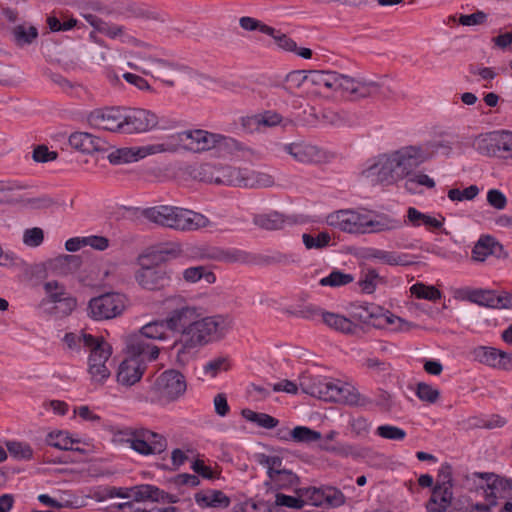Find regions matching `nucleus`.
<instances>
[{"label":"nucleus","instance_id":"603ef678","mask_svg":"<svg viewBox=\"0 0 512 512\" xmlns=\"http://www.w3.org/2000/svg\"><path fill=\"white\" fill-rule=\"evenodd\" d=\"M74 440L71 439L68 433L63 431L50 432L46 437L47 445L60 449V450H74Z\"/></svg>","mask_w":512,"mask_h":512},{"label":"nucleus","instance_id":"ddd939ff","mask_svg":"<svg viewBox=\"0 0 512 512\" xmlns=\"http://www.w3.org/2000/svg\"><path fill=\"white\" fill-rule=\"evenodd\" d=\"M380 85L374 81L355 79L347 75L335 72L333 91H340L352 99L369 97L378 93Z\"/></svg>","mask_w":512,"mask_h":512},{"label":"nucleus","instance_id":"f03ea898","mask_svg":"<svg viewBox=\"0 0 512 512\" xmlns=\"http://www.w3.org/2000/svg\"><path fill=\"white\" fill-rule=\"evenodd\" d=\"M126 349L129 357L120 363L116 379L120 385L131 387L141 380L146 363L156 360L160 350L158 347H149L142 338H128Z\"/></svg>","mask_w":512,"mask_h":512},{"label":"nucleus","instance_id":"7c9ffc66","mask_svg":"<svg viewBox=\"0 0 512 512\" xmlns=\"http://www.w3.org/2000/svg\"><path fill=\"white\" fill-rule=\"evenodd\" d=\"M166 323H164V319L152 321L146 325H144L138 335H132L129 338H142L143 342L147 344L149 347H156L152 345L148 339L153 340H164L167 337L166 333Z\"/></svg>","mask_w":512,"mask_h":512},{"label":"nucleus","instance_id":"338daca9","mask_svg":"<svg viewBox=\"0 0 512 512\" xmlns=\"http://www.w3.org/2000/svg\"><path fill=\"white\" fill-rule=\"evenodd\" d=\"M380 281V277L376 270L368 269L363 273L362 277L359 280V285L363 292L372 293L374 292L378 282Z\"/></svg>","mask_w":512,"mask_h":512},{"label":"nucleus","instance_id":"09e8293b","mask_svg":"<svg viewBox=\"0 0 512 512\" xmlns=\"http://www.w3.org/2000/svg\"><path fill=\"white\" fill-rule=\"evenodd\" d=\"M353 281L354 277L352 274L335 269L328 276L321 278L319 284L324 287L329 286L335 288L348 285Z\"/></svg>","mask_w":512,"mask_h":512},{"label":"nucleus","instance_id":"9d476101","mask_svg":"<svg viewBox=\"0 0 512 512\" xmlns=\"http://www.w3.org/2000/svg\"><path fill=\"white\" fill-rule=\"evenodd\" d=\"M312 396L325 401H342L349 405L360 404V394L349 386H342L332 381H319L311 388V391H306Z\"/></svg>","mask_w":512,"mask_h":512},{"label":"nucleus","instance_id":"de8ad7c7","mask_svg":"<svg viewBox=\"0 0 512 512\" xmlns=\"http://www.w3.org/2000/svg\"><path fill=\"white\" fill-rule=\"evenodd\" d=\"M43 289L46 295L45 300L48 303L56 304L63 296H67L69 292H67L64 284L51 280L47 281L43 284Z\"/></svg>","mask_w":512,"mask_h":512},{"label":"nucleus","instance_id":"3c124183","mask_svg":"<svg viewBox=\"0 0 512 512\" xmlns=\"http://www.w3.org/2000/svg\"><path fill=\"white\" fill-rule=\"evenodd\" d=\"M14 41L18 46L31 44L38 37V30L34 26L26 28L24 25H17L12 31Z\"/></svg>","mask_w":512,"mask_h":512},{"label":"nucleus","instance_id":"f3484780","mask_svg":"<svg viewBox=\"0 0 512 512\" xmlns=\"http://www.w3.org/2000/svg\"><path fill=\"white\" fill-rule=\"evenodd\" d=\"M124 118L123 134L148 132L156 128L159 122L154 112L142 108L124 109Z\"/></svg>","mask_w":512,"mask_h":512},{"label":"nucleus","instance_id":"20e7f679","mask_svg":"<svg viewBox=\"0 0 512 512\" xmlns=\"http://www.w3.org/2000/svg\"><path fill=\"white\" fill-rule=\"evenodd\" d=\"M504 484H509L508 479L500 478L493 473L466 474L463 478L462 486L467 490H484L486 503H476L472 508L478 512H490L491 508L497 504V493L504 488Z\"/></svg>","mask_w":512,"mask_h":512},{"label":"nucleus","instance_id":"4468645a","mask_svg":"<svg viewBox=\"0 0 512 512\" xmlns=\"http://www.w3.org/2000/svg\"><path fill=\"white\" fill-rule=\"evenodd\" d=\"M88 372L93 381L104 382L110 376V370L106 366L112 354L111 345L101 337L98 342L89 349Z\"/></svg>","mask_w":512,"mask_h":512},{"label":"nucleus","instance_id":"e433bc0d","mask_svg":"<svg viewBox=\"0 0 512 512\" xmlns=\"http://www.w3.org/2000/svg\"><path fill=\"white\" fill-rule=\"evenodd\" d=\"M496 247L502 248V245L494 237L483 235L474 245L471 257L474 261L483 262L489 255L495 252Z\"/></svg>","mask_w":512,"mask_h":512},{"label":"nucleus","instance_id":"4be33fe9","mask_svg":"<svg viewBox=\"0 0 512 512\" xmlns=\"http://www.w3.org/2000/svg\"><path fill=\"white\" fill-rule=\"evenodd\" d=\"M173 217L172 229L181 231L198 230L210 224L203 214L179 207H176Z\"/></svg>","mask_w":512,"mask_h":512},{"label":"nucleus","instance_id":"72a5a7b5","mask_svg":"<svg viewBox=\"0 0 512 512\" xmlns=\"http://www.w3.org/2000/svg\"><path fill=\"white\" fill-rule=\"evenodd\" d=\"M369 257L391 266H409L415 263L408 254H399L381 249H371Z\"/></svg>","mask_w":512,"mask_h":512},{"label":"nucleus","instance_id":"a878e982","mask_svg":"<svg viewBox=\"0 0 512 512\" xmlns=\"http://www.w3.org/2000/svg\"><path fill=\"white\" fill-rule=\"evenodd\" d=\"M253 222L256 226L266 230H280L294 223L290 217H286L276 211L255 215Z\"/></svg>","mask_w":512,"mask_h":512},{"label":"nucleus","instance_id":"423d86ee","mask_svg":"<svg viewBox=\"0 0 512 512\" xmlns=\"http://www.w3.org/2000/svg\"><path fill=\"white\" fill-rule=\"evenodd\" d=\"M127 298L118 292H108L90 299L88 316L94 320H109L120 316L126 308Z\"/></svg>","mask_w":512,"mask_h":512},{"label":"nucleus","instance_id":"0e129e2a","mask_svg":"<svg viewBox=\"0 0 512 512\" xmlns=\"http://www.w3.org/2000/svg\"><path fill=\"white\" fill-rule=\"evenodd\" d=\"M479 194V188L477 185H470L464 190L457 188L450 189L448 191V198L451 201H463L473 200Z\"/></svg>","mask_w":512,"mask_h":512},{"label":"nucleus","instance_id":"5701e85b","mask_svg":"<svg viewBox=\"0 0 512 512\" xmlns=\"http://www.w3.org/2000/svg\"><path fill=\"white\" fill-rule=\"evenodd\" d=\"M365 215L352 210H341L330 216V224L348 233H364Z\"/></svg>","mask_w":512,"mask_h":512},{"label":"nucleus","instance_id":"a19ab883","mask_svg":"<svg viewBox=\"0 0 512 512\" xmlns=\"http://www.w3.org/2000/svg\"><path fill=\"white\" fill-rule=\"evenodd\" d=\"M322 322L328 327L346 334L353 333L356 328V325L345 316L327 311L323 315Z\"/></svg>","mask_w":512,"mask_h":512},{"label":"nucleus","instance_id":"6ab92c4d","mask_svg":"<svg viewBox=\"0 0 512 512\" xmlns=\"http://www.w3.org/2000/svg\"><path fill=\"white\" fill-rule=\"evenodd\" d=\"M391 157L401 179L408 176L426 160L422 149L416 146L403 147L392 153Z\"/></svg>","mask_w":512,"mask_h":512},{"label":"nucleus","instance_id":"e2e57ef3","mask_svg":"<svg viewBox=\"0 0 512 512\" xmlns=\"http://www.w3.org/2000/svg\"><path fill=\"white\" fill-rule=\"evenodd\" d=\"M376 434L384 439L402 441L406 437V431L393 425H381L377 428Z\"/></svg>","mask_w":512,"mask_h":512},{"label":"nucleus","instance_id":"bf43d9fd","mask_svg":"<svg viewBox=\"0 0 512 512\" xmlns=\"http://www.w3.org/2000/svg\"><path fill=\"white\" fill-rule=\"evenodd\" d=\"M302 240L307 249H321L329 245L331 237L327 232H320L316 236L304 233Z\"/></svg>","mask_w":512,"mask_h":512},{"label":"nucleus","instance_id":"c03bdc74","mask_svg":"<svg viewBox=\"0 0 512 512\" xmlns=\"http://www.w3.org/2000/svg\"><path fill=\"white\" fill-rule=\"evenodd\" d=\"M142 157H144V154H142L140 149L119 148L108 155V160L113 165H120L137 161Z\"/></svg>","mask_w":512,"mask_h":512},{"label":"nucleus","instance_id":"f257e3e1","mask_svg":"<svg viewBox=\"0 0 512 512\" xmlns=\"http://www.w3.org/2000/svg\"><path fill=\"white\" fill-rule=\"evenodd\" d=\"M229 329L228 321L221 315L196 318L188 330L174 343L177 361L186 362L199 346L222 339Z\"/></svg>","mask_w":512,"mask_h":512},{"label":"nucleus","instance_id":"5fc2aeb1","mask_svg":"<svg viewBox=\"0 0 512 512\" xmlns=\"http://www.w3.org/2000/svg\"><path fill=\"white\" fill-rule=\"evenodd\" d=\"M410 292L418 299L436 301L441 298V292L434 286H427L423 283H415L411 286Z\"/></svg>","mask_w":512,"mask_h":512},{"label":"nucleus","instance_id":"6e6552de","mask_svg":"<svg viewBox=\"0 0 512 512\" xmlns=\"http://www.w3.org/2000/svg\"><path fill=\"white\" fill-rule=\"evenodd\" d=\"M187 389L186 380L182 373L170 369L161 373L153 386V391L160 401L172 402L181 397Z\"/></svg>","mask_w":512,"mask_h":512},{"label":"nucleus","instance_id":"4d7b16f0","mask_svg":"<svg viewBox=\"0 0 512 512\" xmlns=\"http://www.w3.org/2000/svg\"><path fill=\"white\" fill-rule=\"evenodd\" d=\"M324 117L335 126H351L356 123V116L348 111H330L327 112Z\"/></svg>","mask_w":512,"mask_h":512},{"label":"nucleus","instance_id":"69168bd1","mask_svg":"<svg viewBox=\"0 0 512 512\" xmlns=\"http://www.w3.org/2000/svg\"><path fill=\"white\" fill-rule=\"evenodd\" d=\"M349 427L355 437L366 438L371 429V424L364 417H356L350 420Z\"/></svg>","mask_w":512,"mask_h":512},{"label":"nucleus","instance_id":"4c0bfd02","mask_svg":"<svg viewBox=\"0 0 512 512\" xmlns=\"http://www.w3.org/2000/svg\"><path fill=\"white\" fill-rule=\"evenodd\" d=\"M195 501L200 507L226 508L230 499L220 490H212L207 493H197Z\"/></svg>","mask_w":512,"mask_h":512},{"label":"nucleus","instance_id":"f704fd0d","mask_svg":"<svg viewBox=\"0 0 512 512\" xmlns=\"http://www.w3.org/2000/svg\"><path fill=\"white\" fill-rule=\"evenodd\" d=\"M100 338L101 337H95L83 331L79 334L69 332L65 334L63 342L67 345L69 350L75 353H79L82 347L87 350L92 348Z\"/></svg>","mask_w":512,"mask_h":512},{"label":"nucleus","instance_id":"774afa93","mask_svg":"<svg viewBox=\"0 0 512 512\" xmlns=\"http://www.w3.org/2000/svg\"><path fill=\"white\" fill-rule=\"evenodd\" d=\"M44 241V232L39 227L26 229L23 233V243L28 247H38Z\"/></svg>","mask_w":512,"mask_h":512},{"label":"nucleus","instance_id":"7ed1b4c3","mask_svg":"<svg viewBox=\"0 0 512 512\" xmlns=\"http://www.w3.org/2000/svg\"><path fill=\"white\" fill-rule=\"evenodd\" d=\"M165 313L164 323L168 330L180 332L183 335L184 330L193 325L196 318L203 315L200 308L191 305L182 296H172L163 301Z\"/></svg>","mask_w":512,"mask_h":512},{"label":"nucleus","instance_id":"cd10ccee","mask_svg":"<svg viewBox=\"0 0 512 512\" xmlns=\"http://www.w3.org/2000/svg\"><path fill=\"white\" fill-rule=\"evenodd\" d=\"M282 149L301 163L313 162L318 157V150L315 146L302 142L285 144Z\"/></svg>","mask_w":512,"mask_h":512},{"label":"nucleus","instance_id":"412c9836","mask_svg":"<svg viewBox=\"0 0 512 512\" xmlns=\"http://www.w3.org/2000/svg\"><path fill=\"white\" fill-rule=\"evenodd\" d=\"M306 496L314 506L338 507L345 502V496L341 490L332 486L309 487L306 489Z\"/></svg>","mask_w":512,"mask_h":512},{"label":"nucleus","instance_id":"2f4dec72","mask_svg":"<svg viewBox=\"0 0 512 512\" xmlns=\"http://www.w3.org/2000/svg\"><path fill=\"white\" fill-rule=\"evenodd\" d=\"M402 225L399 219H395L386 214L378 215L375 219H369L365 215L364 233H377L383 231H390L400 228Z\"/></svg>","mask_w":512,"mask_h":512},{"label":"nucleus","instance_id":"49530a36","mask_svg":"<svg viewBox=\"0 0 512 512\" xmlns=\"http://www.w3.org/2000/svg\"><path fill=\"white\" fill-rule=\"evenodd\" d=\"M241 414L246 420L266 429H273L279 423L278 419L273 416L266 413L254 412L251 409H243Z\"/></svg>","mask_w":512,"mask_h":512},{"label":"nucleus","instance_id":"79ce46f5","mask_svg":"<svg viewBox=\"0 0 512 512\" xmlns=\"http://www.w3.org/2000/svg\"><path fill=\"white\" fill-rule=\"evenodd\" d=\"M289 437L281 436L282 439L292 440L296 443H313L321 439L320 432L306 426H296L288 431Z\"/></svg>","mask_w":512,"mask_h":512},{"label":"nucleus","instance_id":"ea45409f","mask_svg":"<svg viewBox=\"0 0 512 512\" xmlns=\"http://www.w3.org/2000/svg\"><path fill=\"white\" fill-rule=\"evenodd\" d=\"M501 351L502 350L497 349L495 347L478 346L473 350L472 354L474 360H476L477 362L488 367L497 369Z\"/></svg>","mask_w":512,"mask_h":512},{"label":"nucleus","instance_id":"f8f14e48","mask_svg":"<svg viewBox=\"0 0 512 512\" xmlns=\"http://www.w3.org/2000/svg\"><path fill=\"white\" fill-rule=\"evenodd\" d=\"M109 498H133L136 502H172L169 494L157 486L141 484L131 488L111 487L107 490Z\"/></svg>","mask_w":512,"mask_h":512},{"label":"nucleus","instance_id":"bb28decb","mask_svg":"<svg viewBox=\"0 0 512 512\" xmlns=\"http://www.w3.org/2000/svg\"><path fill=\"white\" fill-rule=\"evenodd\" d=\"M176 207L168 205H159L144 209L143 216L151 222L158 225L172 228L173 216Z\"/></svg>","mask_w":512,"mask_h":512},{"label":"nucleus","instance_id":"dca6fc26","mask_svg":"<svg viewBox=\"0 0 512 512\" xmlns=\"http://www.w3.org/2000/svg\"><path fill=\"white\" fill-rule=\"evenodd\" d=\"M363 176L372 185L389 186L401 180L391 155H385L378 161L363 171Z\"/></svg>","mask_w":512,"mask_h":512},{"label":"nucleus","instance_id":"2eb2a0df","mask_svg":"<svg viewBox=\"0 0 512 512\" xmlns=\"http://www.w3.org/2000/svg\"><path fill=\"white\" fill-rule=\"evenodd\" d=\"M124 120V109L120 107L95 109L88 115L91 126L120 134H123Z\"/></svg>","mask_w":512,"mask_h":512},{"label":"nucleus","instance_id":"58836bf2","mask_svg":"<svg viewBox=\"0 0 512 512\" xmlns=\"http://www.w3.org/2000/svg\"><path fill=\"white\" fill-rule=\"evenodd\" d=\"M466 298L472 303L488 308H496L500 301L495 291L484 289L467 290Z\"/></svg>","mask_w":512,"mask_h":512},{"label":"nucleus","instance_id":"b1692460","mask_svg":"<svg viewBox=\"0 0 512 512\" xmlns=\"http://www.w3.org/2000/svg\"><path fill=\"white\" fill-rule=\"evenodd\" d=\"M69 144L72 148L87 154L105 151L107 142L88 132H74L69 136Z\"/></svg>","mask_w":512,"mask_h":512},{"label":"nucleus","instance_id":"052dcab7","mask_svg":"<svg viewBox=\"0 0 512 512\" xmlns=\"http://www.w3.org/2000/svg\"><path fill=\"white\" fill-rule=\"evenodd\" d=\"M244 186L267 188L274 184V179L271 175L263 172H252L250 177L243 179Z\"/></svg>","mask_w":512,"mask_h":512},{"label":"nucleus","instance_id":"393cba45","mask_svg":"<svg viewBox=\"0 0 512 512\" xmlns=\"http://www.w3.org/2000/svg\"><path fill=\"white\" fill-rule=\"evenodd\" d=\"M82 260L77 255H60L45 263V269L56 276H68L75 273L81 266Z\"/></svg>","mask_w":512,"mask_h":512},{"label":"nucleus","instance_id":"6e6d98bb","mask_svg":"<svg viewBox=\"0 0 512 512\" xmlns=\"http://www.w3.org/2000/svg\"><path fill=\"white\" fill-rule=\"evenodd\" d=\"M6 446L10 455L18 460H30L33 457V449L28 443L9 441Z\"/></svg>","mask_w":512,"mask_h":512},{"label":"nucleus","instance_id":"473e14b6","mask_svg":"<svg viewBox=\"0 0 512 512\" xmlns=\"http://www.w3.org/2000/svg\"><path fill=\"white\" fill-rule=\"evenodd\" d=\"M286 314L302 318L308 321L322 322L325 311L313 303L299 304L295 307H289L285 310Z\"/></svg>","mask_w":512,"mask_h":512},{"label":"nucleus","instance_id":"864d4df0","mask_svg":"<svg viewBox=\"0 0 512 512\" xmlns=\"http://www.w3.org/2000/svg\"><path fill=\"white\" fill-rule=\"evenodd\" d=\"M305 82L308 83V71L294 70L286 75L283 89L289 94H294Z\"/></svg>","mask_w":512,"mask_h":512},{"label":"nucleus","instance_id":"aec40b11","mask_svg":"<svg viewBox=\"0 0 512 512\" xmlns=\"http://www.w3.org/2000/svg\"><path fill=\"white\" fill-rule=\"evenodd\" d=\"M135 279L142 288L151 291L164 289L171 283L170 272L163 267L142 266L136 272Z\"/></svg>","mask_w":512,"mask_h":512},{"label":"nucleus","instance_id":"13d9d810","mask_svg":"<svg viewBox=\"0 0 512 512\" xmlns=\"http://www.w3.org/2000/svg\"><path fill=\"white\" fill-rule=\"evenodd\" d=\"M416 396L424 402L433 404L440 397V391L425 382H419L415 390Z\"/></svg>","mask_w":512,"mask_h":512},{"label":"nucleus","instance_id":"c9c22d12","mask_svg":"<svg viewBox=\"0 0 512 512\" xmlns=\"http://www.w3.org/2000/svg\"><path fill=\"white\" fill-rule=\"evenodd\" d=\"M308 83L318 92L333 91L335 83V71L309 70Z\"/></svg>","mask_w":512,"mask_h":512},{"label":"nucleus","instance_id":"8fccbe9b","mask_svg":"<svg viewBox=\"0 0 512 512\" xmlns=\"http://www.w3.org/2000/svg\"><path fill=\"white\" fill-rule=\"evenodd\" d=\"M122 14L126 18H139L147 20H159V14L154 11L148 10L143 5H137L135 3H129L125 6Z\"/></svg>","mask_w":512,"mask_h":512},{"label":"nucleus","instance_id":"a211bd4d","mask_svg":"<svg viewBox=\"0 0 512 512\" xmlns=\"http://www.w3.org/2000/svg\"><path fill=\"white\" fill-rule=\"evenodd\" d=\"M191 257L196 260H211L225 263L245 262L248 259L247 253L242 250L235 248L224 249L208 245L194 248Z\"/></svg>","mask_w":512,"mask_h":512},{"label":"nucleus","instance_id":"680f3d73","mask_svg":"<svg viewBox=\"0 0 512 512\" xmlns=\"http://www.w3.org/2000/svg\"><path fill=\"white\" fill-rule=\"evenodd\" d=\"M215 165L211 163H202L192 168L191 176L202 182L212 183Z\"/></svg>","mask_w":512,"mask_h":512},{"label":"nucleus","instance_id":"1a4fd4ad","mask_svg":"<svg viewBox=\"0 0 512 512\" xmlns=\"http://www.w3.org/2000/svg\"><path fill=\"white\" fill-rule=\"evenodd\" d=\"M177 143L192 152L210 150L220 144L225 137L202 129L186 130L173 135Z\"/></svg>","mask_w":512,"mask_h":512},{"label":"nucleus","instance_id":"0eeeda50","mask_svg":"<svg viewBox=\"0 0 512 512\" xmlns=\"http://www.w3.org/2000/svg\"><path fill=\"white\" fill-rule=\"evenodd\" d=\"M473 145L481 155L512 158V132L510 131L481 134L475 139Z\"/></svg>","mask_w":512,"mask_h":512},{"label":"nucleus","instance_id":"a18cd8bd","mask_svg":"<svg viewBox=\"0 0 512 512\" xmlns=\"http://www.w3.org/2000/svg\"><path fill=\"white\" fill-rule=\"evenodd\" d=\"M202 278L209 284H213L216 281L215 274L205 266L189 267L183 271V279L188 283H196Z\"/></svg>","mask_w":512,"mask_h":512},{"label":"nucleus","instance_id":"9b49d317","mask_svg":"<svg viewBox=\"0 0 512 512\" xmlns=\"http://www.w3.org/2000/svg\"><path fill=\"white\" fill-rule=\"evenodd\" d=\"M259 463L267 468V474L275 489L296 488L299 482L298 476L291 470L283 467V461L278 456L261 454Z\"/></svg>","mask_w":512,"mask_h":512},{"label":"nucleus","instance_id":"39448f33","mask_svg":"<svg viewBox=\"0 0 512 512\" xmlns=\"http://www.w3.org/2000/svg\"><path fill=\"white\" fill-rule=\"evenodd\" d=\"M121 434L126 436L125 442L140 455L160 454L167 447V440L163 435L145 428H129Z\"/></svg>","mask_w":512,"mask_h":512},{"label":"nucleus","instance_id":"c756f323","mask_svg":"<svg viewBox=\"0 0 512 512\" xmlns=\"http://www.w3.org/2000/svg\"><path fill=\"white\" fill-rule=\"evenodd\" d=\"M243 182L239 169L229 165H215L213 182L217 185L240 186Z\"/></svg>","mask_w":512,"mask_h":512},{"label":"nucleus","instance_id":"37998d69","mask_svg":"<svg viewBox=\"0 0 512 512\" xmlns=\"http://www.w3.org/2000/svg\"><path fill=\"white\" fill-rule=\"evenodd\" d=\"M407 217L414 226L424 225L428 228L440 229L443 226L444 218L438 220L432 216L418 211L414 207H409L407 210Z\"/></svg>","mask_w":512,"mask_h":512},{"label":"nucleus","instance_id":"c85d7f7f","mask_svg":"<svg viewBox=\"0 0 512 512\" xmlns=\"http://www.w3.org/2000/svg\"><path fill=\"white\" fill-rule=\"evenodd\" d=\"M453 493L451 489L435 486L426 504L428 512H446L451 505Z\"/></svg>","mask_w":512,"mask_h":512}]
</instances>
